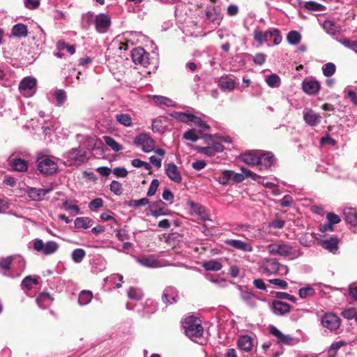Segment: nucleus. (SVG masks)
Listing matches in <instances>:
<instances>
[{
  "label": "nucleus",
  "mask_w": 357,
  "mask_h": 357,
  "mask_svg": "<svg viewBox=\"0 0 357 357\" xmlns=\"http://www.w3.org/2000/svg\"><path fill=\"white\" fill-rule=\"evenodd\" d=\"M56 47L59 51L66 50L71 55L75 52V48L73 45L67 44L63 40H59L57 43Z\"/></svg>",
  "instance_id": "nucleus-57"
},
{
  "label": "nucleus",
  "mask_w": 357,
  "mask_h": 357,
  "mask_svg": "<svg viewBox=\"0 0 357 357\" xmlns=\"http://www.w3.org/2000/svg\"><path fill=\"white\" fill-rule=\"evenodd\" d=\"M63 208L66 210V211H71V212H73L75 215H77V214H80L81 212H80V209L79 208V206H77V205L75 204H73L70 201H65L63 203Z\"/></svg>",
  "instance_id": "nucleus-60"
},
{
  "label": "nucleus",
  "mask_w": 357,
  "mask_h": 357,
  "mask_svg": "<svg viewBox=\"0 0 357 357\" xmlns=\"http://www.w3.org/2000/svg\"><path fill=\"white\" fill-rule=\"evenodd\" d=\"M272 38V31L262 32L259 30H255L254 32L255 40L260 44L269 41Z\"/></svg>",
  "instance_id": "nucleus-32"
},
{
  "label": "nucleus",
  "mask_w": 357,
  "mask_h": 357,
  "mask_svg": "<svg viewBox=\"0 0 357 357\" xmlns=\"http://www.w3.org/2000/svg\"><path fill=\"white\" fill-rule=\"evenodd\" d=\"M131 57L135 64H139L144 67L149 64V54L142 47L134 48L131 52Z\"/></svg>",
  "instance_id": "nucleus-11"
},
{
  "label": "nucleus",
  "mask_w": 357,
  "mask_h": 357,
  "mask_svg": "<svg viewBox=\"0 0 357 357\" xmlns=\"http://www.w3.org/2000/svg\"><path fill=\"white\" fill-rule=\"evenodd\" d=\"M187 205L189 207L191 214L198 215L202 220H209V215L206 212L205 208L202 205L191 200L187 202Z\"/></svg>",
  "instance_id": "nucleus-16"
},
{
  "label": "nucleus",
  "mask_w": 357,
  "mask_h": 357,
  "mask_svg": "<svg viewBox=\"0 0 357 357\" xmlns=\"http://www.w3.org/2000/svg\"><path fill=\"white\" fill-rule=\"evenodd\" d=\"M170 116L178 121L190 125L192 114L189 112H172Z\"/></svg>",
  "instance_id": "nucleus-33"
},
{
  "label": "nucleus",
  "mask_w": 357,
  "mask_h": 357,
  "mask_svg": "<svg viewBox=\"0 0 357 357\" xmlns=\"http://www.w3.org/2000/svg\"><path fill=\"white\" fill-rule=\"evenodd\" d=\"M274 162L273 155L270 152L259 153V162L257 165L259 170H264L268 169Z\"/></svg>",
  "instance_id": "nucleus-21"
},
{
  "label": "nucleus",
  "mask_w": 357,
  "mask_h": 357,
  "mask_svg": "<svg viewBox=\"0 0 357 357\" xmlns=\"http://www.w3.org/2000/svg\"><path fill=\"white\" fill-rule=\"evenodd\" d=\"M215 137V136H214ZM204 138L206 140L208 144H211L215 153L222 152L224 150V146L219 142L213 140V136L206 135Z\"/></svg>",
  "instance_id": "nucleus-37"
},
{
  "label": "nucleus",
  "mask_w": 357,
  "mask_h": 357,
  "mask_svg": "<svg viewBox=\"0 0 357 357\" xmlns=\"http://www.w3.org/2000/svg\"><path fill=\"white\" fill-rule=\"evenodd\" d=\"M183 138L192 142H197L199 139L197 132L195 129H189L185 131L183 134Z\"/></svg>",
  "instance_id": "nucleus-59"
},
{
  "label": "nucleus",
  "mask_w": 357,
  "mask_h": 357,
  "mask_svg": "<svg viewBox=\"0 0 357 357\" xmlns=\"http://www.w3.org/2000/svg\"><path fill=\"white\" fill-rule=\"evenodd\" d=\"M149 210L151 211V215L156 218L162 215H166L168 213L167 204L161 200L153 202L149 206Z\"/></svg>",
  "instance_id": "nucleus-19"
},
{
  "label": "nucleus",
  "mask_w": 357,
  "mask_h": 357,
  "mask_svg": "<svg viewBox=\"0 0 357 357\" xmlns=\"http://www.w3.org/2000/svg\"><path fill=\"white\" fill-rule=\"evenodd\" d=\"M13 260V257H8L1 259L0 261V271L3 275L6 276H10L7 272L10 269L11 263Z\"/></svg>",
  "instance_id": "nucleus-34"
},
{
  "label": "nucleus",
  "mask_w": 357,
  "mask_h": 357,
  "mask_svg": "<svg viewBox=\"0 0 357 357\" xmlns=\"http://www.w3.org/2000/svg\"><path fill=\"white\" fill-rule=\"evenodd\" d=\"M343 214L345 221L352 227H357V209L352 207L344 208Z\"/></svg>",
  "instance_id": "nucleus-24"
},
{
  "label": "nucleus",
  "mask_w": 357,
  "mask_h": 357,
  "mask_svg": "<svg viewBox=\"0 0 357 357\" xmlns=\"http://www.w3.org/2000/svg\"><path fill=\"white\" fill-rule=\"evenodd\" d=\"M218 84L222 90L231 91L235 89L236 82L231 77L225 75L220 77Z\"/></svg>",
  "instance_id": "nucleus-23"
},
{
  "label": "nucleus",
  "mask_w": 357,
  "mask_h": 357,
  "mask_svg": "<svg viewBox=\"0 0 357 357\" xmlns=\"http://www.w3.org/2000/svg\"><path fill=\"white\" fill-rule=\"evenodd\" d=\"M304 7L309 10L313 11H322L325 8V7L323 5L316 3L314 1L305 2Z\"/></svg>",
  "instance_id": "nucleus-58"
},
{
  "label": "nucleus",
  "mask_w": 357,
  "mask_h": 357,
  "mask_svg": "<svg viewBox=\"0 0 357 357\" xmlns=\"http://www.w3.org/2000/svg\"><path fill=\"white\" fill-rule=\"evenodd\" d=\"M266 84L272 88L278 87L280 85V77L275 74L272 73L266 77Z\"/></svg>",
  "instance_id": "nucleus-46"
},
{
  "label": "nucleus",
  "mask_w": 357,
  "mask_h": 357,
  "mask_svg": "<svg viewBox=\"0 0 357 357\" xmlns=\"http://www.w3.org/2000/svg\"><path fill=\"white\" fill-rule=\"evenodd\" d=\"M320 89V83L316 79H305L302 83L303 91L308 95L317 94Z\"/></svg>",
  "instance_id": "nucleus-17"
},
{
  "label": "nucleus",
  "mask_w": 357,
  "mask_h": 357,
  "mask_svg": "<svg viewBox=\"0 0 357 357\" xmlns=\"http://www.w3.org/2000/svg\"><path fill=\"white\" fill-rule=\"evenodd\" d=\"M287 42L293 45L298 44L301 40V35L297 31H291L287 36Z\"/></svg>",
  "instance_id": "nucleus-42"
},
{
  "label": "nucleus",
  "mask_w": 357,
  "mask_h": 357,
  "mask_svg": "<svg viewBox=\"0 0 357 357\" xmlns=\"http://www.w3.org/2000/svg\"><path fill=\"white\" fill-rule=\"evenodd\" d=\"M144 294L141 289L130 287L128 291V296L130 299L139 301L142 298Z\"/></svg>",
  "instance_id": "nucleus-49"
},
{
  "label": "nucleus",
  "mask_w": 357,
  "mask_h": 357,
  "mask_svg": "<svg viewBox=\"0 0 357 357\" xmlns=\"http://www.w3.org/2000/svg\"><path fill=\"white\" fill-rule=\"evenodd\" d=\"M192 123H194L195 126H197L204 130H208L210 128V126L207 123L204 121L200 117L192 114L190 119V125Z\"/></svg>",
  "instance_id": "nucleus-53"
},
{
  "label": "nucleus",
  "mask_w": 357,
  "mask_h": 357,
  "mask_svg": "<svg viewBox=\"0 0 357 357\" xmlns=\"http://www.w3.org/2000/svg\"><path fill=\"white\" fill-rule=\"evenodd\" d=\"M153 100L158 104L164 105L166 106H170L172 102L169 98L162 96H153Z\"/></svg>",
  "instance_id": "nucleus-64"
},
{
  "label": "nucleus",
  "mask_w": 357,
  "mask_h": 357,
  "mask_svg": "<svg viewBox=\"0 0 357 357\" xmlns=\"http://www.w3.org/2000/svg\"><path fill=\"white\" fill-rule=\"evenodd\" d=\"M51 301L52 298L47 293L40 294L38 298L36 299V302L38 306L43 309L47 307L50 305Z\"/></svg>",
  "instance_id": "nucleus-38"
},
{
  "label": "nucleus",
  "mask_w": 357,
  "mask_h": 357,
  "mask_svg": "<svg viewBox=\"0 0 357 357\" xmlns=\"http://www.w3.org/2000/svg\"><path fill=\"white\" fill-rule=\"evenodd\" d=\"M37 80L32 77H24L19 84L20 93L25 97L32 96L36 91Z\"/></svg>",
  "instance_id": "nucleus-8"
},
{
  "label": "nucleus",
  "mask_w": 357,
  "mask_h": 357,
  "mask_svg": "<svg viewBox=\"0 0 357 357\" xmlns=\"http://www.w3.org/2000/svg\"><path fill=\"white\" fill-rule=\"evenodd\" d=\"M133 143L137 146H141L145 153H150L155 148V141L146 133H140L137 135L134 138Z\"/></svg>",
  "instance_id": "nucleus-7"
},
{
  "label": "nucleus",
  "mask_w": 357,
  "mask_h": 357,
  "mask_svg": "<svg viewBox=\"0 0 357 357\" xmlns=\"http://www.w3.org/2000/svg\"><path fill=\"white\" fill-rule=\"evenodd\" d=\"M303 119L310 126H317L321 122V116L310 109H305L303 111Z\"/></svg>",
  "instance_id": "nucleus-20"
},
{
  "label": "nucleus",
  "mask_w": 357,
  "mask_h": 357,
  "mask_svg": "<svg viewBox=\"0 0 357 357\" xmlns=\"http://www.w3.org/2000/svg\"><path fill=\"white\" fill-rule=\"evenodd\" d=\"M267 249L272 255H280L289 259H296L302 255L299 249L287 243H272L268 245Z\"/></svg>",
  "instance_id": "nucleus-1"
},
{
  "label": "nucleus",
  "mask_w": 357,
  "mask_h": 357,
  "mask_svg": "<svg viewBox=\"0 0 357 357\" xmlns=\"http://www.w3.org/2000/svg\"><path fill=\"white\" fill-rule=\"evenodd\" d=\"M321 324L331 332L336 333L341 325L340 318L334 313H325L321 319Z\"/></svg>",
  "instance_id": "nucleus-6"
},
{
  "label": "nucleus",
  "mask_w": 357,
  "mask_h": 357,
  "mask_svg": "<svg viewBox=\"0 0 357 357\" xmlns=\"http://www.w3.org/2000/svg\"><path fill=\"white\" fill-rule=\"evenodd\" d=\"M105 143L109 146L114 151L118 152L123 149L122 146L119 144L114 139L109 136H104Z\"/></svg>",
  "instance_id": "nucleus-43"
},
{
  "label": "nucleus",
  "mask_w": 357,
  "mask_h": 357,
  "mask_svg": "<svg viewBox=\"0 0 357 357\" xmlns=\"http://www.w3.org/2000/svg\"><path fill=\"white\" fill-rule=\"evenodd\" d=\"M298 294L300 298H307L308 297H312L315 294V290L311 286H306L303 288H301L298 291Z\"/></svg>",
  "instance_id": "nucleus-51"
},
{
  "label": "nucleus",
  "mask_w": 357,
  "mask_h": 357,
  "mask_svg": "<svg viewBox=\"0 0 357 357\" xmlns=\"http://www.w3.org/2000/svg\"><path fill=\"white\" fill-rule=\"evenodd\" d=\"M290 305L286 303L275 301L273 302L272 311L278 316H282L290 311Z\"/></svg>",
  "instance_id": "nucleus-27"
},
{
  "label": "nucleus",
  "mask_w": 357,
  "mask_h": 357,
  "mask_svg": "<svg viewBox=\"0 0 357 357\" xmlns=\"http://www.w3.org/2000/svg\"><path fill=\"white\" fill-rule=\"evenodd\" d=\"M149 203V200L147 198H142L139 199L130 200L127 202V206L129 207L139 208L140 206H146Z\"/></svg>",
  "instance_id": "nucleus-55"
},
{
  "label": "nucleus",
  "mask_w": 357,
  "mask_h": 357,
  "mask_svg": "<svg viewBox=\"0 0 357 357\" xmlns=\"http://www.w3.org/2000/svg\"><path fill=\"white\" fill-rule=\"evenodd\" d=\"M33 249L45 255L54 254L59 249L57 243L53 241H49L44 243L41 239L36 238L33 241Z\"/></svg>",
  "instance_id": "nucleus-5"
},
{
  "label": "nucleus",
  "mask_w": 357,
  "mask_h": 357,
  "mask_svg": "<svg viewBox=\"0 0 357 357\" xmlns=\"http://www.w3.org/2000/svg\"><path fill=\"white\" fill-rule=\"evenodd\" d=\"M225 243L233 248L245 252H250L252 251V246L250 243L241 240L227 239L225 241Z\"/></svg>",
  "instance_id": "nucleus-22"
},
{
  "label": "nucleus",
  "mask_w": 357,
  "mask_h": 357,
  "mask_svg": "<svg viewBox=\"0 0 357 357\" xmlns=\"http://www.w3.org/2000/svg\"><path fill=\"white\" fill-rule=\"evenodd\" d=\"M268 331L271 335L274 336L277 340V343L280 346L282 345H294L297 341L295 338L289 335H286L282 333L277 327L271 325L268 327Z\"/></svg>",
  "instance_id": "nucleus-9"
},
{
  "label": "nucleus",
  "mask_w": 357,
  "mask_h": 357,
  "mask_svg": "<svg viewBox=\"0 0 357 357\" xmlns=\"http://www.w3.org/2000/svg\"><path fill=\"white\" fill-rule=\"evenodd\" d=\"M206 15L210 22L217 25L220 24L222 19L220 9L214 6L208 8Z\"/></svg>",
  "instance_id": "nucleus-25"
},
{
  "label": "nucleus",
  "mask_w": 357,
  "mask_h": 357,
  "mask_svg": "<svg viewBox=\"0 0 357 357\" xmlns=\"http://www.w3.org/2000/svg\"><path fill=\"white\" fill-rule=\"evenodd\" d=\"M280 268V263L275 259H264L261 269L266 275H277Z\"/></svg>",
  "instance_id": "nucleus-14"
},
{
  "label": "nucleus",
  "mask_w": 357,
  "mask_h": 357,
  "mask_svg": "<svg viewBox=\"0 0 357 357\" xmlns=\"http://www.w3.org/2000/svg\"><path fill=\"white\" fill-rule=\"evenodd\" d=\"M321 246L331 252H335L338 249V239L337 237L331 236L321 240Z\"/></svg>",
  "instance_id": "nucleus-28"
},
{
  "label": "nucleus",
  "mask_w": 357,
  "mask_h": 357,
  "mask_svg": "<svg viewBox=\"0 0 357 357\" xmlns=\"http://www.w3.org/2000/svg\"><path fill=\"white\" fill-rule=\"evenodd\" d=\"M336 67L333 63L329 62L322 66V72L325 77H331L335 73Z\"/></svg>",
  "instance_id": "nucleus-52"
},
{
  "label": "nucleus",
  "mask_w": 357,
  "mask_h": 357,
  "mask_svg": "<svg viewBox=\"0 0 357 357\" xmlns=\"http://www.w3.org/2000/svg\"><path fill=\"white\" fill-rule=\"evenodd\" d=\"M240 296L241 298L250 307H254L256 306L257 297L254 294L252 290L246 286H240Z\"/></svg>",
  "instance_id": "nucleus-12"
},
{
  "label": "nucleus",
  "mask_w": 357,
  "mask_h": 357,
  "mask_svg": "<svg viewBox=\"0 0 357 357\" xmlns=\"http://www.w3.org/2000/svg\"><path fill=\"white\" fill-rule=\"evenodd\" d=\"M12 33L17 37H26L28 35L27 26L23 24H17L13 27Z\"/></svg>",
  "instance_id": "nucleus-36"
},
{
  "label": "nucleus",
  "mask_w": 357,
  "mask_h": 357,
  "mask_svg": "<svg viewBox=\"0 0 357 357\" xmlns=\"http://www.w3.org/2000/svg\"><path fill=\"white\" fill-rule=\"evenodd\" d=\"M137 261L143 266L148 268H158L163 266L162 263L153 256L138 258Z\"/></svg>",
  "instance_id": "nucleus-26"
},
{
  "label": "nucleus",
  "mask_w": 357,
  "mask_h": 357,
  "mask_svg": "<svg viewBox=\"0 0 357 357\" xmlns=\"http://www.w3.org/2000/svg\"><path fill=\"white\" fill-rule=\"evenodd\" d=\"M345 344H346V342L344 341H339V342H333L331 345L330 349H328V356L330 357H334L336 355L339 349Z\"/></svg>",
  "instance_id": "nucleus-56"
},
{
  "label": "nucleus",
  "mask_w": 357,
  "mask_h": 357,
  "mask_svg": "<svg viewBox=\"0 0 357 357\" xmlns=\"http://www.w3.org/2000/svg\"><path fill=\"white\" fill-rule=\"evenodd\" d=\"M165 174L168 178L176 183H181L182 176L178 167L174 162H169L165 165Z\"/></svg>",
  "instance_id": "nucleus-15"
},
{
  "label": "nucleus",
  "mask_w": 357,
  "mask_h": 357,
  "mask_svg": "<svg viewBox=\"0 0 357 357\" xmlns=\"http://www.w3.org/2000/svg\"><path fill=\"white\" fill-rule=\"evenodd\" d=\"M93 298V294L89 290H83L80 292L78 297V303L80 305L89 304Z\"/></svg>",
  "instance_id": "nucleus-40"
},
{
  "label": "nucleus",
  "mask_w": 357,
  "mask_h": 357,
  "mask_svg": "<svg viewBox=\"0 0 357 357\" xmlns=\"http://www.w3.org/2000/svg\"><path fill=\"white\" fill-rule=\"evenodd\" d=\"M322 26L325 31L331 36H335L339 31V28L336 26L335 23L331 20H325Z\"/></svg>",
  "instance_id": "nucleus-35"
},
{
  "label": "nucleus",
  "mask_w": 357,
  "mask_h": 357,
  "mask_svg": "<svg viewBox=\"0 0 357 357\" xmlns=\"http://www.w3.org/2000/svg\"><path fill=\"white\" fill-rule=\"evenodd\" d=\"M241 173H235L233 171V174H232L231 178L236 183L242 182L247 178H250L255 181L260 182L261 176L257 175V174L252 172L250 169H248L245 167H241Z\"/></svg>",
  "instance_id": "nucleus-13"
},
{
  "label": "nucleus",
  "mask_w": 357,
  "mask_h": 357,
  "mask_svg": "<svg viewBox=\"0 0 357 357\" xmlns=\"http://www.w3.org/2000/svg\"><path fill=\"white\" fill-rule=\"evenodd\" d=\"M13 77L8 73L0 69V84L2 86L8 87L13 84Z\"/></svg>",
  "instance_id": "nucleus-45"
},
{
  "label": "nucleus",
  "mask_w": 357,
  "mask_h": 357,
  "mask_svg": "<svg viewBox=\"0 0 357 357\" xmlns=\"http://www.w3.org/2000/svg\"><path fill=\"white\" fill-rule=\"evenodd\" d=\"M238 347L245 351H249L253 347V340L248 335H241L238 341Z\"/></svg>",
  "instance_id": "nucleus-31"
},
{
  "label": "nucleus",
  "mask_w": 357,
  "mask_h": 357,
  "mask_svg": "<svg viewBox=\"0 0 357 357\" xmlns=\"http://www.w3.org/2000/svg\"><path fill=\"white\" fill-rule=\"evenodd\" d=\"M12 167L17 172H24L28 169L27 162L25 160L15 158L12 162Z\"/></svg>",
  "instance_id": "nucleus-41"
},
{
  "label": "nucleus",
  "mask_w": 357,
  "mask_h": 357,
  "mask_svg": "<svg viewBox=\"0 0 357 357\" xmlns=\"http://www.w3.org/2000/svg\"><path fill=\"white\" fill-rule=\"evenodd\" d=\"M37 161L38 170L45 174H52L58 169L57 164L47 156L38 157Z\"/></svg>",
  "instance_id": "nucleus-10"
},
{
  "label": "nucleus",
  "mask_w": 357,
  "mask_h": 357,
  "mask_svg": "<svg viewBox=\"0 0 357 357\" xmlns=\"http://www.w3.org/2000/svg\"><path fill=\"white\" fill-rule=\"evenodd\" d=\"M63 158L69 166L80 165L88 160L86 151L79 148L71 149L63 155Z\"/></svg>",
  "instance_id": "nucleus-4"
},
{
  "label": "nucleus",
  "mask_w": 357,
  "mask_h": 357,
  "mask_svg": "<svg viewBox=\"0 0 357 357\" xmlns=\"http://www.w3.org/2000/svg\"><path fill=\"white\" fill-rule=\"evenodd\" d=\"M183 327L185 329V335L194 341L203 335L204 329L201 321L193 316L185 318L183 322Z\"/></svg>",
  "instance_id": "nucleus-3"
},
{
  "label": "nucleus",
  "mask_w": 357,
  "mask_h": 357,
  "mask_svg": "<svg viewBox=\"0 0 357 357\" xmlns=\"http://www.w3.org/2000/svg\"><path fill=\"white\" fill-rule=\"evenodd\" d=\"M232 174V170H225L220 176L215 178V180L222 185H227L231 178Z\"/></svg>",
  "instance_id": "nucleus-50"
},
{
  "label": "nucleus",
  "mask_w": 357,
  "mask_h": 357,
  "mask_svg": "<svg viewBox=\"0 0 357 357\" xmlns=\"http://www.w3.org/2000/svg\"><path fill=\"white\" fill-rule=\"evenodd\" d=\"M83 21L87 23H93L96 30L100 33H106L111 25V19L109 15L105 13L94 15L89 12L82 16Z\"/></svg>",
  "instance_id": "nucleus-2"
},
{
  "label": "nucleus",
  "mask_w": 357,
  "mask_h": 357,
  "mask_svg": "<svg viewBox=\"0 0 357 357\" xmlns=\"http://www.w3.org/2000/svg\"><path fill=\"white\" fill-rule=\"evenodd\" d=\"M52 191V188H31L28 193L33 200H42L43 197Z\"/></svg>",
  "instance_id": "nucleus-30"
},
{
  "label": "nucleus",
  "mask_w": 357,
  "mask_h": 357,
  "mask_svg": "<svg viewBox=\"0 0 357 357\" xmlns=\"http://www.w3.org/2000/svg\"><path fill=\"white\" fill-rule=\"evenodd\" d=\"M38 284V280L36 278H33L31 276H26L22 282V287L24 289L27 290H30L33 288V285H36Z\"/></svg>",
  "instance_id": "nucleus-54"
},
{
  "label": "nucleus",
  "mask_w": 357,
  "mask_h": 357,
  "mask_svg": "<svg viewBox=\"0 0 357 357\" xmlns=\"http://www.w3.org/2000/svg\"><path fill=\"white\" fill-rule=\"evenodd\" d=\"M259 151H250L241 155V159L249 165H257L259 162Z\"/></svg>",
  "instance_id": "nucleus-29"
},
{
  "label": "nucleus",
  "mask_w": 357,
  "mask_h": 357,
  "mask_svg": "<svg viewBox=\"0 0 357 357\" xmlns=\"http://www.w3.org/2000/svg\"><path fill=\"white\" fill-rule=\"evenodd\" d=\"M197 150L199 153L204 154L207 156L211 157L216 154L215 151L213 150V147L209 144L207 146H198Z\"/></svg>",
  "instance_id": "nucleus-61"
},
{
  "label": "nucleus",
  "mask_w": 357,
  "mask_h": 357,
  "mask_svg": "<svg viewBox=\"0 0 357 357\" xmlns=\"http://www.w3.org/2000/svg\"><path fill=\"white\" fill-rule=\"evenodd\" d=\"M178 299V291L173 287H167L163 291L162 301L166 305L176 303Z\"/></svg>",
  "instance_id": "nucleus-18"
},
{
  "label": "nucleus",
  "mask_w": 357,
  "mask_h": 357,
  "mask_svg": "<svg viewBox=\"0 0 357 357\" xmlns=\"http://www.w3.org/2000/svg\"><path fill=\"white\" fill-rule=\"evenodd\" d=\"M116 121L126 127H129L132 125V118L128 114H119L116 115Z\"/></svg>",
  "instance_id": "nucleus-44"
},
{
  "label": "nucleus",
  "mask_w": 357,
  "mask_h": 357,
  "mask_svg": "<svg viewBox=\"0 0 357 357\" xmlns=\"http://www.w3.org/2000/svg\"><path fill=\"white\" fill-rule=\"evenodd\" d=\"M203 267L207 271H217L222 268L220 262L216 260H210L203 264Z\"/></svg>",
  "instance_id": "nucleus-47"
},
{
  "label": "nucleus",
  "mask_w": 357,
  "mask_h": 357,
  "mask_svg": "<svg viewBox=\"0 0 357 357\" xmlns=\"http://www.w3.org/2000/svg\"><path fill=\"white\" fill-rule=\"evenodd\" d=\"M110 190L116 195H120L123 192V188L121 183L113 181L110 183Z\"/></svg>",
  "instance_id": "nucleus-62"
},
{
  "label": "nucleus",
  "mask_w": 357,
  "mask_h": 357,
  "mask_svg": "<svg viewBox=\"0 0 357 357\" xmlns=\"http://www.w3.org/2000/svg\"><path fill=\"white\" fill-rule=\"evenodd\" d=\"M54 96L57 101V105L59 107L63 105L66 99V92L62 89H59L56 91Z\"/></svg>",
  "instance_id": "nucleus-63"
},
{
  "label": "nucleus",
  "mask_w": 357,
  "mask_h": 357,
  "mask_svg": "<svg viewBox=\"0 0 357 357\" xmlns=\"http://www.w3.org/2000/svg\"><path fill=\"white\" fill-rule=\"evenodd\" d=\"M92 220L88 217L77 218L75 220V227L80 229H87L92 225Z\"/></svg>",
  "instance_id": "nucleus-39"
},
{
  "label": "nucleus",
  "mask_w": 357,
  "mask_h": 357,
  "mask_svg": "<svg viewBox=\"0 0 357 357\" xmlns=\"http://www.w3.org/2000/svg\"><path fill=\"white\" fill-rule=\"evenodd\" d=\"M85 256L86 252L82 248H77L74 250L71 254L72 260L77 264L82 262Z\"/></svg>",
  "instance_id": "nucleus-48"
}]
</instances>
